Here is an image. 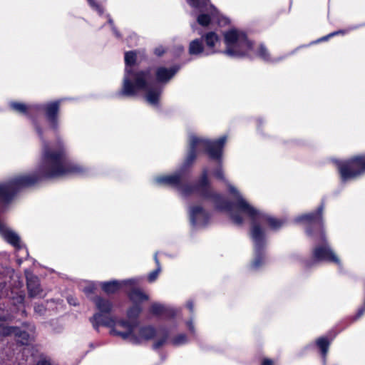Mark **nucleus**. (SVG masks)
<instances>
[{"label":"nucleus","instance_id":"f257e3e1","mask_svg":"<svg viewBox=\"0 0 365 365\" xmlns=\"http://www.w3.org/2000/svg\"><path fill=\"white\" fill-rule=\"evenodd\" d=\"M56 157L45 152L37 168L31 173L15 175L0 182V215L4 212L22 190L35 187L43 181L67 175H83L86 169L76 163L57 162Z\"/></svg>","mask_w":365,"mask_h":365},{"label":"nucleus","instance_id":"f03ea898","mask_svg":"<svg viewBox=\"0 0 365 365\" xmlns=\"http://www.w3.org/2000/svg\"><path fill=\"white\" fill-rule=\"evenodd\" d=\"M63 101L60 98L33 105L12 101L9 103V108L18 113L26 115L31 120V124L42 143L40 158H43L45 152H48L51 156L56 158L57 162L74 163L68 160L66 149L61 140H58L54 145H51L45 139L43 128L37 118L33 115L34 113H42L50 130L54 133H58L60 124L61 106Z\"/></svg>","mask_w":365,"mask_h":365},{"label":"nucleus","instance_id":"7ed1b4c3","mask_svg":"<svg viewBox=\"0 0 365 365\" xmlns=\"http://www.w3.org/2000/svg\"><path fill=\"white\" fill-rule=\"evenodd\" d=\"M163 88L153 84V68L126 69L123 77L120 94L124 96H135L140 91H145V100L151 106H158Z\"/></svg>","mask_w":365,"mask_h":365},{"label":"nucleus","instance_id":"20e7f679","mask_svg":"<svg viewBox=\"0 0 365 365\" xmlns=\"http://www.w3.org/2000/svg\"><path fill=\"white\" fill-rule=\"evenodd\" d=\"M197 194L202 199L210 200L214 203L215 209H230L231 203L224 198L222 194L213 190L208 178L207 170H203L199 179L195 184L184 186V195Z\"/></svg>","mask_w":365,"mask_h":365},{"label":"nucleus","instance_id":"39448f33","mask_svg":"<svg viewBox=\"0 0 365 365\" xmlns=\"http://www.w3.org/2000/svg\"><path fill=\"white\" fill-rule=\"evenodd\" d=\"M224 41L226 49L223 53L232 58L248 57L253 50L254 43L248 39L247 34L235 29L224 33Z\"/></svg>","mask_w":365,"mask_h":365},{"label":"nucleus","instance_id":"423d86ee","mask_svg":"<svg viewBox=\"0 0 365 365\" xmlns=\"http://www.w3.org/2000/svg\"><path fill=\"white\" fill-rule=\"evenodd\" d=\"M117 324L118 327L125 329V331H121L116 329H111V334L120 336L123 339H128L133 344H140L143 341L152 340L157 334L156 329L152 325L141 326L138 328V332L135 333L137 323L121 319L117 322Z\"/></svg>","mask_w":365,"mask_h":365},{"label":"nucleus","instance_id":"0eeeda50","mask_svg":"<svg viewBox=\"0 0 365 365\" xmlns=\"http://www.w3.org/2000/svg\"><path fill=\"white\" fill-rule=\"evenodd\" d=\"M239 206L245 212V215L248 216L250 220V236L252 237V230L257 226L263 234L264 242H266V234L264 230L261 226V223L267 224L271 230L274 231L279 230L286 223L285 220L278 219L261 212L250 203H246L243 200L239 202Z\"/></svg>","mask_w":365,"mask_h":365},{"label":"nucleus","instance_id":"6e6552de","mask_svg":"<svg viewBox=\"0 0 365 365\" xmlns=\"http://www.w3.org/2000/svg\"><path fill=\"white\" fill-rule=\"evenodd\" d=\"M325 208V202L322 200L320 205L315 211L302 214L298 216L296 221L304 224L305 232L309 237H319L320 239H325L324 222V210Z\"/></svg>","mask_w":365,"mask_h":365},{"label":"nucleus","instance_id":"1a4fd4ad","mask_svg":"<svg viewBox=\"0 0 365 365\" xmlns=\"http://www.w3.org/2000/svg\"><path fill=\"white\" fill-rule=\"evenodd\" d=\"M91 300L98 310V312L95 313L89 319L94 329L98 331L100 326L115 329L113 327L115 322L113 318L106 316V314H110L112 312L113 302L98 295L91 297Z\"/></svg>","mask_w":365,"mask_h":365},{"label":"nucleus","instance_id":"9d476101","mask_svg":"<svg viewBox=\"0 0 365 365\" xmlns=\"http://www.w3.org/2000/svg\"><path fill=\"white\" fill-rule=\"evenodd\" d=\"M336 165L342 182L354 179L365 173V153L344 161H336Z\"/></svg>","mask_w":365,"mask_h":365},{"label":"nucleus","instance_id":"9b49d317","mask_svg":"<svg viewBox=\"0 0 365 365\" xmlns=\"http://www.w3.org/2000/svg\"><path fill=\"white\" fill-rule=\"evenodd\" d=\"M199 148L206 154L210 160L222 163L224 148L227 136L222 135L217 139L210 140L197 136Z\"/></svg>","mask_w":365,"mask_h":365},{"label":"nucleus","instance_id":"f8f14e48","mask_svg":"<svg viewBox=\"0 0 365 365\" xmlns=\"http://www.w3.org/2000/svg\"><path fill=\"white\" fill-rule=\"evenodd\" d=\"M252 231V237H250V238L254 245L255 257L251 262L250 268L253 270H257L265 262L266 242L263 241V234L258 227L255 226Z\"/></svg>","mask_w":365,"mask_h":365},{"label":"nucleus","instance_id":"ddd939ff","mask_svg":"<svg viewBox=\"0 0 365 365\" xmlns=\"http://www.w3.org/2000/svg\"><path fill=\"white\" fill-rule=\"evenodd\" d=\"M322 242L321 245H316L312 251V258L314 262H327L340 265L341 261L335 255L332 249L329 245L327 238L320 239L319 237H315Z\"/></svg>","mask_w":365,"mask_h":365},{"label":"nucleus","instance_id":"4468645a","mask_svg":"<svg viewBox=\"0 0 365 365\" xmlns=\"http://www.w3.org/2000/svg\"><path fill=\"white\" fill-rule=\"evenodd\" d=\"M188 178L189 176L178 169L173 174L157 176L155 180L158 185L176 188L184 194V186L187 184Z\"/></svg>","mask_w":365,"mask_h":365},{"label":"nucleus","instance_id":"2eb2a0df","mask_svg":"<svg viewBox=\"0 0 365 365\" xmlns=\"http://www.w3.org/2000/svg\"><path fill=\"white\" fill-rule=\"evenodd\" d=\"M199 148L197 136L192 135L190 138L188 150L186 156L179 168L182 173H185L190 177V168L194 165L197 158V149Z\"/></svg>","mask_w":365,"mask_h":365},{"label":"nucleus","instance_id":"dca6fc26","mask_svg":"<svg viewBox=\"0 0 365 365\" xmlns=\"http://www.w3.org/2000/svg\"><path fill=\"white\" fill-rule=\"evenodd\" d=\"M180 69V66L178 64L174 65L170 68L159 66L155 71L153 70V81H156V85H165L174 77Z\"/></svg>","mask_w":365,"mask_h":365},{"label":"nucleus","instance_id":"f3484780","mask_svg":"<svg viewBox=\"0 0 365 365\" xmlns=\"http://www.w3.org/2000/svg\"><path fill=\"white\" fill-rule=\"evenodd\" d=\"M190 220L193 226H206L210 220V213L201 205L190 207L189 212Z\"/></svg>","mask_w":365,"mask_h":365},{"label":"nucleus","instance_id":"a211bd4d","mask_svg":"<svg viewBox=\"0 0 365 365\" xmlns=\"http://www.w3.org/2000/svg\"><path fill=\"white\" fill-rule=\"evenodd\" d=\"M138 282L135 279H128L119 282L118 280H111L101 283V288L103 292L107 294H113L117 293L122 287L136 286Z\"/></svg>","mask_w":365,"mask_h":365},{"label":"nucleus","instance_id":"6ab92c4d","mask_svg":"<svg viewBox=\"0 0 365 365\" xmlns=\"http://www.w3.org/2000/svg\"><path fill=\"white\" fill-rule=\"evenodd\" d=\"M200 38H202V43H205L206 55L210 56L218 52L215 46L220 43V38L215 31H209L202 35Z\"/></svg>","mask_w":365,"mask_h":365},{"label":"nucleus","instance_id":"aec40b11","mask_svg":"<svg viewBox=\"0 0 365 365\" xmlns=\"http://www.w3.org/2000/svg\"><path fill=\"white\" fill-rule=\"evenodd\" d=\"M206 50L202 43V38H197L191 41L189 43L188 53L190 56H207Z\"/></svg>","mask_w":365,"mask_h":365},{"label":"nucleus","instance_id":"412c9836","mask_svg":"<svg viewBox=\"0 0 365 365\" xmlns=\"http://www.w3.org/2000/svg\"><path fill=\"white\" fill-rule=\"evenodd\" d=\"M132 286L130 290L127 292L129 300L134 304H141L149 299V296L139 288Z\"/></svg>","mask_w":365,"mask_h":365},{"label":"nucleus","instance_id":"4be33fe9","mask_svg":"<svg viewBox=\"0 0 365 365\" xmlns=\"http://www.w3.org/2000/svg\"><path fill=\"white\" fill-rule=\"evenodd\" d=\"M26 286L29 295L31 297H36L42 291L38 277L33 274L26 277Z\"/></svg>","mask_w":365,"mask_h":365},{"label":"nucleus","instance_id":"5701e85b","mask_svg":"<svg viewBox=\"0 0 365 365\" xmlns=\"http://www.w3.org/2000/svg\"><path fill=\"white\" fill-rule=\"evenodd\" d=\"M228 191L234 197H236V201L235 202H230L229 201L230 203H231V205H230V209H215L217 211H228V212H230L232 211L234 208H235L236 210H237L239 212L245 214V212L239 206V202H240L241 200H243L244 202H245L246 203H249L248 202H247L242 196L240 194L239 191L237 190V188H235L234 186L230 185L229 187H228Z\"/></svg>","mask_w":365,"mask_h":365},{"label":"nucleus","instance_id":"b1692460","mask_svg":"<svg viewBox=\"0 0 365 365\" xmlns=\"http://www.w3.org/2000/svg\"><path fill=\"white\" fill-rule=\"evenodd\" d=\"M331 341L332 339H329L327 336H320L315 341L316 346L324 361H326Z\"/></svg>","mask_w":365,"mask_h":365},{"label":"nucleus","instance_id":"393cba45","mask_svg":"<svg viewBox=\"0 0 365 365\" xmlns=\"http://www.w3.org/2000/svg\"><path fill=\"white\" fill-rule=\"evenodd\" d=\"M255 53H256V56L257 57H259L264 61L268 62V63H277L283 59L282 57L272 58L271 57L269 50L263 43H261L259 45Z\"/></svg>","mask_w":365,"mask_h":365},{"label":"nucleus","instance_id":"a878e982","mask_svg":"<svg viewBox=\"0 0 365 365\" xmlns=\"http://www.w3.org/2000/svg\"><path fill=\"white\" fill-rule=\"evenodd\" d=\"M143 311V307L141 304H133L126 312L127 317L129 320H134V323H137V319H138L140 314ZM133 323V322H132Z\"/></svg>","mask_w":365,"mask_h":365},{"label":"nucleus","instance_id":"bb28decb","mask_svg":"<svg viewBox=\"0 0 365 365\" xmlns=\"http://www.w3.org/2000/svg\"><path fill=\"white\" fill-rule=\"evenodd\" d=\"M14 336L18 344L21 345H29L30 341V334L24 330H21L19 327H16Z\"/></svg>","mask_w":365,"mask_h":365},{"label":"nucleus","instance_id":"cd10ccee","mask_svg":"<svg viewBox=\"0 0 365 365\" xmlns=\"http://www.w3.org/2000/svg\"><path fill=\"white\" fill-rule=\"evenodd\" d=\"M3 237L6 242L13 245L15 248L19 249L21 247L20 237L17 234H16L13 231L9 230L8 232L5 233Z\"/></svg>","mask_w":365,"mask_h":365},{"label":"nucleus","instance_id":"c85d7f7f","mask_svg":"<svg viewBox=\"0 0 365 365\" xmlns=\"http://www.w3.org/2000/svg\"><path fill=\"white\" fill-rule=\"evenodd\" d=\"M124 60H125V72L126 71V69L133 68L132 67L135 65L136 61H137V53L135 51H126L125 53L124 56ZM125 76V73L124 74V76Z\"/></svg>","mask_w":365,"mask_h":365},{"label":"nucleus","instance_id":"c756f323","mask_svg":"<svg viewBox=\"0 0 365 365\" xmlns=\"http://www.w3.org/2000/svg\"><path fill=\"white\" fill-rule=\"evenodd\" d=\"M160 331L162 334V336L160 339H157L153 344V349L154 350H158L160 348H161L168 341L169 339V331L167 328H162L160 329Z\"/></svg>","mask_w":365,"mask_h":365},{"label":"nucleus","instance_id":"7c9ffc66","mask_svg":"<svg viewBox=\"0 0 365 365\" xmlns=\"http://www.w3.org/2000/svg\"><path fill=\"white\" fill-rule=\"evenodd\" d=\"M217 163V166L213 170V175L217 180L225 182L226 178H225L224 170L222 168V163Z\"/></svg>","mask_w":365,"mask_h":365},{"label":"nucleus","instance_id":"2f4dec72","mask_svg":"<svg viewBox=\"0 0 365 365\" xmlns=\"http://www.w3.org/2000/svg\"><path fill=\"white\" fill-rule=\"evenodd\" d=\"M165 311V306L159 303H153L150 307V312L155 316H162Z\"/></svg>","mask_w":365,"mask_h":365},{"label":"nucleus","instance_id":"473e14b6","mask_svg":"<svg viewBox=\"0 0 365 365\" xmlns=\"http://www.w3.org/2000/svg\"><path fill=\"white\" fill-rule=\"evenodd\" d=\"M16 327L13 326H1L0 327V335L2 336H14Z\"/></svg>","mask_w":365,"mask_h":365},{"label":"nucleus","instance_id":"72a5a7b5","mask_svg":"<svg viewBox=\"0 0 365 365\" xmlns=\"http://www.w3.org/2000/svg\"><path fill=\"white\" fill-rule=\"evenodd\" d=\"M197 22L202 26H207L211 23V16L208 14H201L198 15Z\"/></svg>","mask_w":365,"mask_h":365},{"label":"nucleus","instance_id":"f704fd0d","mask_svg":"<svg viewBox=\"0 0 365 365\" xmlns=\"http://www.w3.org/2000/svg\"><path fill=\"white\" fill-rule=\"evenodd\" d=\"M346 34V31L344 30H338V31H334V32H331L324 36H322L319 38H318L317 40H316L314 43H320V42H323V41H328L329 38L334 37V36H338V35H344Z\"/></svg>","mask_w":365,"mask_h":365},{"label":"nucleus","instance_id":"c9c22d12","mask_svg":"<svg viewBox=\"0 0 365 365\" xmlns=\"http://www.w3.org/2000/svg\"><path fill=\"white\" fill-rule=\"evenodd\" d=\"M187 342V336L185 334H180L172 339V344L174 346H179Z\"/></svg>","mask_w":365,"mask_h":365},{"label":"nucleus","instance_id":"e433bc0d","mask_svg":"<svg viewBox=\"0 0 365 365\" xmlns=\"http://www.w3.org/2000/svg\"><path fill=\"white\" fill-rule=\"evenodd\" d=\"M160 271H161V267H156L155 269H154L151 272H150L149 274L148 275V282L152 283V282H155L157 279Z\"/></svg>","mask_w":365,"mask_h":365},{"label":"nucleus","instance_id":"4c0bfd02","mask_svg":"<svg viewBox=\"0 0 365 365\" xmlns=\"http://www.w3.org/2000/svg\"><path fill=\"white\" fill-rule=\"evenodd\" d=\"M232 221L237 225H242L244 222L243 217L238 213H232L230 215Z\"/></svg>","mask_w":365,"mask_h":365},{"label":"nucleus","instance_id":"58836bf2","mask_svg":"<svg viewBox=\"0 0 365 365\" xmlns=\"http://www.w3.org/2000/svg\"><path fill=\"white\" fill-rule=\"evenodd\" d=\"M188 4L194 8L200 9L205 6L206 4H202L200 0H187Z\"/></svg>","mask_w":365,"mask_h":365},{"label":"nucleus","instance_id":"ea45409f","mask_svg":"<svg viewBox=\"0 0 365 365\" xmlns=\"http://www.w3.org/2000/svg\"><path fill=\"white\" fill-rule=\"evenodd\" d=\"M96 287L94 284H90L84 287L83 292L86 295L89 296L90 294H94Z\"/></svg>","mask_w":365,"mask_h":365},{"label":"nucleus","instance_id":"a19ab883","mask_svg":"<svg viewBox=\"0 0 365 365\" xmlns=\"http://www.w3.org/2000/svg\"><path fill=\"white\" fill-rule=\"evenodd\" d=\"M165 312L163 315L168 318H174L176 316V312L173 309L168 308L165 307Z\"/></svg>","mask_w":365,"mask_h":365},{"label":"nucleus","instance_id":"79ce46f5","mask_svg":"<svg viewBox=\"0 0 365 365\" xmlns=\"http://www.w3.org/2000/svg\"><path fill=\"white\" fill-rule=\"evenodd\" d=\"M153 53L156 56L160 57V56H163V54L165 53V49L164 48L163 46H160L156 47L154 49Z\"/></svg>","mask_w":365,"mask_h":365},{"label":"nucleus","instance_id":"37998d69","mask_svg":"<svg viewBox=\"0 0 365 365\" xmlns=\"http://www.w3.org/2000/svg\"><path fill=\"white\" fill-rule=\"evenodd\" d=\"M9 230L6 225L0 220V235L3 237Z\"/></svg>","mask_w":365,"mask_h":365},{"label":"nucleus","instance_id":"c03bdc74","mask_svg":"<svg viewBox=\"0 0 365 365\" xmlns=\"http://www.w3.org/2000/svg\"><path fill=\"white\" fill-rule=\"evenodd\" d=\"M260 365H275L272 359L269 358L262 359Z\"/></svg>","mask_w":365,"mask_h":365},{"label":"nucleus","instance_id":"a18cd8bd","mask_svg":"<svg viewBox=\"0 0 365 365\" xmlns=\"http://www.w3.org/2000/svg\"><path fill=\"white\" fill-rule=\"evenodd\" d=\"M36 365H51V364L50 363V361L46 360V359H42V360H39Z\"/></svg>","mask_w":365,"mask_h":365},{"label":"nucleus","instance_id":"49530a36","mask_svg":"<svg viewBox=\"0 0 365 365\" xmlns=\"http://www.w3.org/2000/svg\"><path fill=\"white\" fill-rule=\"evenodd\" d=\"M187 308L189 309V311L192 313L194 311V304L192 302H188L187 303Z\"/></svg>","mask_w":365,"mask_h":365},{"label":"nucleus","instance_id":"de8ad7c7","mask_svg":"<svg viewBox=\"0 0 365 365\" xmlns=\"http://www.w3.org/2000/svg\"><path fill=\"white\" fill-rule=\"evenodd\" d=\"M153 258H154V261H155V264H156V267H161L160 261H159L158 257V253L157 252L155 253Z\"/></svg>","mask_w":365,"mask_h":365},{"label":"nucleus","instance_id":"09e8293b","mask_svg":"<svg viewBox=\"0 0 365 365\" xmlns=\"http://www.w3.org/2000/svg\"><path fill=\"white\" fill-rule=\"evenodd\" d=\"M88 1L89 2L90 5L92 6H98V4L95 1V0H88Z\"/></svg>","mask_w":365,"mask_h":365},{"label":"nucleus","instance_id":"8fccbe9b","mask_svg":"<svg viewBox=\"0 0 365 365\" xmlns=\"http://www.w3.org/2000/svg\"><path fill=\"white\" fill-rule=\"evenodd\" d=\"M187 326L189 327V329L191 331H193L194 330V327H193V325L192 324V322H188L187 323Z\"/></svg>","mask_w":365,"mask_h":365},{"label":"nucleus","instance_id":"3c124183","mask_svg":"<svg viewBox=\"0 0 365 365\" xmlns=\"http://www.w3.org/2000/svg\"><path fill=\"white\" fill-rule=\"evenodd\" d=\"M113 31H114V34L115 35L118 37V38H120L121 37V34H120L119 31H118L116 29H113Z\"/></svg>","mask_w":365,"mask_h":365},{"label":"nucleus","instance_id":"603ef678","mask_svg":"<svg viewBox=\"0 0 365 365\" xmlns=\"http://www.w3.org/2000/svg\"><path fill=\"white\" fill-rule=\"evenodd\" d=\"M68 303H69V304H71L76 305V304H75V303H72V302H73V300H71V299H69V298H68Z\"/></svg>","mask_w":365,"mask_h":365},{"label":"nucleus","instance_id":"864d4df0","mask_svg":"<svg viewBox=\"0 0 365 365\" xmlns=\"http://www.w3.org/2000/svg\"><path fill=\"white\" fill-rule=\"evenodd\" d=\"M68 303H69V304H71L76 305V304H75V303H72V302H73V300H71V299H69V298H68Z\"/></svg>","mask_w":365,"mask_h":365},{"label":"nucleus","instance_id":"5fc2aeb1","mask_svg":"<svg viewBox=\"0 0 365 365\" xmlns=\"http://www.w3.org/2000/svg\"><path fill=\"white\" fill-rule=\"evenodd\" d=\"M108 22H109L110 24H113V20H112V19H110V20L108 21Z\"/></svg>","mask_w":365,"mask_h":365}]
</instances>
